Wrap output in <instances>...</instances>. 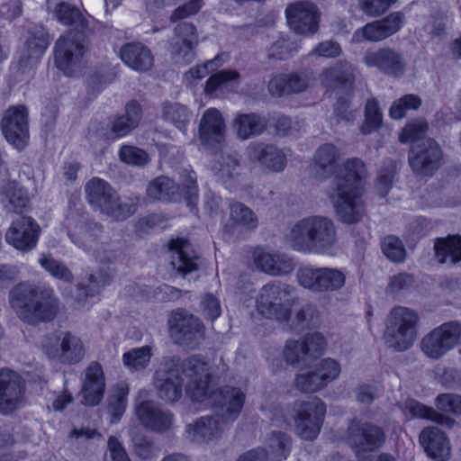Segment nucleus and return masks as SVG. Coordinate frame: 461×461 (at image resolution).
Returning <instances> with one entry per match:
<instances>
[{
  "label": "nucleus",
  "mask_w": 461,
  "mask_h": 461,
  "mask_svg": "<svg viewBox=\"0 0 461 461\" xmlns=\"http://www.w3.org/2000/svg\"><path fill=\"white\" fill-rule=\"evenodd\" d=\"M433 249L438 264L455 266L461 262V236L458 234L436 238Z\"/></svg>",
  "instance_id": "4c0bfd02"
},
{
  "label": "nucleus",
  "mask_w": 461,
  "mask_h": 461,
  "mask_svg": "<svg viewBox=\"0 0 461 461\" xmlns=\"http://www.w3.org/2000/svg\"><path fill=\"white\" fill-rule=\"evenodd\" d=\"M284 357L288 364L297 366H306L309 361L300 340H288L284 349Z\"/></svg>",
  "instance_id": "338daca9"
},
{
  "label": "nucleus",
  "mask_w": 461,
  "mask_h": 461,
  "mask_svg": "<svg viewBox=\"0 0 461 461\" xmlns=\"http://www.w3.org/2000/svg\"><path fill=\"white\" fill-rule=\"evenodd\" d=\"M146 194L152 200L176 203L182 199L183 189L170 177L159 176L148 184Z\"/></svg>",
  "instance_id": "e433bc0d"
},
{
  "label": "nucleus",
  "mask_w": 461,
  "mask_h": 461,
  "mask_svg": "<svg viewBox=\"0 0 461 461\" xmlns=\"http://www.w3.org/2000/svg\"><path fill=\"white\" fill-rule=\"evenodd\" d=\"M292 447L291 438L284 432L273 431L267 439V459L282 461L287 458Z\"/></svg>",
  "instance_id": "a18cd8bd"
},
{
  "label": "nucleus",
  "mask_w": 461,
  "mask_h": 461,
  "mask_svg": "<svg viewBox=\"0 0 461 461\" xmlns=\"http://www.w3.org/2000/svg\"><path fill=\"white\" fill-rule=\"evenodd\" d=\"M119 159L132 167H143L150 162L148 152L133 145H122L118 151Z\"/></svg>",
  "instance_id": "603ef678"
},
{
  "label": "nucleus",
  "mask_w": 461,
  "mask_h": 461,
  "mask_svg": "<svg viewBox=\"0 0 461 461\" xmlns=\"http://www.w3.org/2000/svg\"><path fill=\"white\" fill-rule=\"evenodd\" d=\"M293 323L296 325L297 329H312L320 323V314L317 307L312 303H307L303 304L296 312L293 319Z\"/></svg>",
  "instance_id": "5fc2aeb1"
},
{
  "label": "nucleus",
  "mask_w": 461,
  "mask_h": 461,
  "mask_svg": "<svg viewBox=\"0 0 461 461\" xmlns=\"http://www.w3.org/2000/svg\"><path fill=\"white\" fill-rule=\"evenodd\" d=\"M137 416L147 429L156 433H163L172 428L174 415L163 410L152 402L144 401L136 409Z\"/></svg>",
  "instance_id": "cd10ccee"
},
{
  "label": "nucleus",
  "mask_w": 461,
  "mask_h": 461,
  "mask_svg": "<svg viewBox=\"0 0 461 461\" xmlns=\"http://www.w3.org/2000/svg\"><path fill=\"white\" fill-rule=\"evenodd\" d=\"M404 15L401 12H393L385 18L366 23L355 32L354 37L368 41H380L396 33L402 27Z\"/></svg>",
  "instance_id": "393cba45"
},
{
  "label": "nucleus",
  "mask_w": 461,
  "mask_h": 461,
  "mask_svg": "<svg viewBox=\"0 0 461 461\" xmlns=\"http://www.w3.org/2000/svg\"><path fill=\"white\" fill-rule=\"evenodd\" d=\"M383 122L382 112L375 99L367 100L365 106V121L360 126L361 133L366 135L377 131Z\"/></svg>",
  "instance_id": "864d4df0"
},
{
  "label": "nucleus",
  "mask_w": 461,
  "mask_h": 461,
  "mask_svg": "<svg viewBox=\"0 0 461 461\" xmlns=\"http://www.w3.org/2000/svg\"><path fill=\"white\" fill-rule=\"evenodd\" d=\"M240 78V74L236 70L223 69L212 75L206 81L204 91L207 94H213L218 89L221 88L226 83L237 81Z\"/></svg>",
  "instance_id": "69168bd1"
},
{
  "label": "nucleus",
  "mask_w": 461,
  "mask_h": 461,
  "mask_svg": "<svg viewBox=\"0 0 461 461\" xmlns=\"http://www.w3.org/2000/svg\"><path fill=\"white\" fill-rule=\"evenodd\" d=\"M310 84L309 77L304 73L279 74L268 83V90L272 95L283 96L302 93Z\"/></svg>",
  "instance_id": "f704fd0d"
},
{
  "label": "nucleus",
  "mask_w": 461,
  "mask_h": 461,
  "mask_svg": "<svg viewBox=\"0 0 461 461\" xmlns=\"http://www.w3.org/2000/svg\"><path fill=\"white\" fill-rule=\"evenodd\" d=\"M346 439L357 454L380 449L385 443L384 429L370 421L353 419L348 426Z\"/></svg>",
  "instance_id": "9b49d317"
},
{
  "label": "nucleus",
  "mask_w": 461,
  "mask_h": 461,
  "mask_svg": "<svg viewBox=\"0 0 461 461\" xmlns=\"http://www.w3.org/2000/svg\"><path fill=\"white\" fill-rule=\"evenodd\" d=\"M460 342L461 323L449 321L424 336L420 342V348L427 357L438 359Z\"/></svg>",
  "instance_id": "2eb2a0df"
},
{
  "label": "nucleus",
  "mask_w": 461,
  "mask_h": 461,
  "mask_svg": "<svg viewBox=\"0 0 461 461\" xmlns=\"http://www.w3.org/2000/svg\"><path fill=\"white\" fill-rule=\"evenodd\" d=\"M384 255L392 262L402 263L406 259V249L402 241L394 235L386 236L381 244Z\"/></svg>",
  "instance_id": "bf43d9fd"
},
{
  "label": "nucleus",
  "mask_w": 461,
  "mask_h": 461,
  "mask_svg": "<svg viewBox=\"0 0 461 461\" xmlns=\"http://www.w3.org/2000/svg\"><path fill=\"white\" fill-rule=\"evenodd\" d=\"M199 140L212 153L221 149L225 140V123L221 113L215 108L207 109L199 123Z\"/></svg>",
  "instance_id": "412c9836"
},
{
  "label": "nucleus",
  "mask_w": 461,
  "mask_h": 461,
  "mask_svg": "<svg viewBox=\"0 0 461 461\" xmlns=\"http://www.w3.org/2000/svg\"><path fill=\"white\" fill-rule=\"evenodd\" d=\"M267 120L258 113L238 114L233 126L240 140H247L261 134L267 128Z\"/></svg>",
  "instance_id": "37998d69"
},
{
  "label": "nucleus",
  "mask_w": 461,
  "mask_h": 461,
  "mask_svg": "<svg viewBox=\"0 0 461 461\" xmlns=\"http://www.w3.org/2000/svg\"><path fill=\"white\" fill-rule=\"evenodd\" d=\"M230 220L247 230L258 227V220L254 212L246 204L233 201L229 204Z\"/></svg>",
  "instance_id": "49530a36"
},
{
  "label": "nucleus",
  "mask_w": 461,
  "mask_h": 461,
  "mask_svg": "<svg viewBox=\"0 0 461 461\" xmlns=\"http://www.w3.org/2000/svg\"><path fill=\"white\" fill-rule=\"evenodd\" d=\"M366 176L365 163L357 158L348 159L334 177L329 191L339 220L347 224L358 222L366 214L362 200V179Z\"/></svg>",
  "instance_id": "f03ea898"
},
{
  "label": "nucleus",
  "mask_w": 461,
  "mask_h": 461,
  "mask_svg": "<svg viewBox=\"0 0 461 461\" xmlns=\"http://www.w3.org/2000/svg\"><path fill=\"white\" fill-rule=\"evenodd\" d=\"M287 23L299 34H313L318 31L320 14L317 6L309 1H298L285 9Z\"/></svg>",
  "instance_id": "4be33fe9"
},
{
  "label": "nucleus",
  "mask_w": 461,
  "mask_h": 461,
  "mask_svg": "<svg viewBox=\"0 0 461 461\" xmlns=\"http://www.w3.org/2000/svg\"><path fill=\"white\" fill-rule=\"evenodd\" d=\"M249 161L258 164L263 171L280 173L287 165V157L283 149L274 144L256 142L248 147Z\"/></svg>",
  "instance_id": "5701e85b"
},
{
  "label": "nucleus",
  "mask_w": 461,
  "mask_h": 461,
  "mask_svg": "<svg viewBox=\"0 0 461 461\" xmlns=\"http://www.w3.org/2000/svg\"><path fill=\"white\" fill-rule=\"evenodd\" d=\"M1 128L6 140L17 149H23L29 139L28 109L24 105L9 107Z\"/></svg>",
  "instance_id": "dca6fc26"
},
{
  "label": "nucleus",
  "mask_w": 461,
  "mask_h": 461,
  "mask_svg": "<svg viewBox=\"0 0 461 461\" xmlns=\"http://www.w3.org/2000/svg\"><path fill=\"white\" fill-rule=\"evenodd\" d=\"M2 203L7 212L21 213L30 205L28 191L16 182H9L1 189Z\"/></svg>",
  "instance_id": "ea45409f"
},
{
  "label": "nucleus",
  "mask_w": 461,
  "mask_h": 461,
  "mask_svg": "<svg viewBox=\"0 0 461 461\" xmlns=\"http://www.w3.org/2000/svg\"><path fill=\"white\" fill-rule=\"evenodd\" d=\"M41 228L36 221L30 216H19L13 221L5 232V240L14 249L28 252L37 246Z\"/></svg>",
  "instance_id": "6ab92c4d"
},
{
  "label": "nucleus",
  "mask_w": 461,
  "mask_h": 461,
  "mask_svg": "<svg viewBox=\"0 0 461 461\" xmlns=\"http://www.w3.org/2000/svg\"><path fill=\"white\" fill-rule=\"evenodd\" d=\"M244 402V393L240 388L229 385L217 388L209 394V406L221 412L226 420H236Z\"/></svg>",
  "instance_id": "b1692460"
},
{
  "label": "nucleus",
  "mask_w": 461,
  "mask_h": 461,
  "mask_svg": "<svg viewBox=\"0 0 461 461\" xmlns=\"http://www.w3.org/2000/svg\"><path fill=\"white\" fill-rule=\"evenodd\" d=\"M364 63L367 67H375L382 73L398 77L405 71V60L401 52L391 48L367 51L364 56Z\"/></svg>",
  "instance_id": "bb28decb"
},
{
  "label": "nucleus",
  "mask_w": 461,
  "mask_h": 461,
  "mask_svg": "<svg viewBox=\"0 0 461 461\" xmlns=\"http://www.w3.org/2000/svg\"><path fill=\"white\" fill-rule=\"evenodd\" d=\"M222 429L218 416H203L185 429V438L195 443H208L221 437Z\"/></svg>",
  "instance_id": "2f4dec72"
},
{
  "label": "nucleus",
  "mask_w": 461,
  "mask_h": 461,
  "mask_svg": "<svg viewBox=\"0 0 461 461\" xmlns=\"http://www.w3.org/2000/svg\"><path fill=\"white\" fill-rule=\"evenodd\" d=\"M167 325L171 339L181 347L194 349L203 339V324L185 310L173 311L167 320Z\"/></svg>",
  "instance_id": "1a4fd4ad"
},
{
  "label": "nucleus",
  "mask_w": 461,
  "mask_h": 461,
  "mask_svg": "<svg viewBox=\"0 0 461 461\" xmlns=\"http://www.w3.org/2000/svg\"><path fill=\"white\" fill-rule=\"evenodd\" d=\"M320 78L328 91L343 90L348 94L355 84L356 69L347 60H338L334 65L324 68Z\"/></svg>",
  "instance_id": "a878e982"
},
{
  "label": "nucleus",
  "mask_w": 461,
  "mask_h": 461,
  "mask_svg": "<svg viewBox=\"0 0 461 461\" xmlns=\"http://www.w3.org/2000/svg\"><path fill=\"white\" fill-rule=\"evenodd\" d=\"M402 410L404 415L410 419L423 418L447 428H452L455 424V420L452 418L440 413L433 408L428 407L414 399H407L403 402Z\"/></svg>",
  "instance_id": "a19ab883"
},
{
  "label": "nucleus",
  "mask_w": 461,
  "mask_h": 461,
  "mask_svg": "<svg viewBox=\"0 0 461 461\" xmlns=\"http://www.w3.org/2000/svg\"><path fill=\"white\" fill-rule=\"evenodd\" d=\"M169 251L170 265L176 273L185 276L198 269L199 257L187 240H172L169 242Z\"/></svg>",
  "instance_id": "c85d7f7f"
},
{
  "label": "nucleus",
  "mask_w": 461,
  "mask_h": 461,
  "mask_svg": "<svg viewBox=\"0 0 461 461\" xmlns=\"http://www.w3.org/2000/svg\"><path fill=\"white\" fill-rule=\"evenodd\" d=\"M129 389L120 386L108 397L107 410L112 415V422H117L125 411Z\"/></svg>",
  "instance_id": "13d9d810"
},
{
  "label": "nucleus",
  "mask_w": 461,
  "mask_h": 461,
  "mask_svg": "<svg viewBox=\"0 0 461 461\" xmlns=\"http://www.w3.org/2000/svg\"><path fill=\"white\" fill-rule=\"evenodd\" d=\"M339 157V149L335 145L325 143L320 146L314 155L317 173L323 177L332 175L336 171Z\"/></svg>",
  "instance_id": "c03bdc74"
},
{
  "label": "nucleus",
  "mask_w": 461,
  "mask_h": 461,
  "mask_svg": "<svg viewBox=\"0 0 461 461\" xmlns=\"http://www.w3.org/2000/svg\"><path fill=\"white\" fill-rule=\"evenodd\" d=\"M254 262L258 269L270 276H285L293 272V259L282 253H268L263 250L254 252Z\"/></svg>",
  "instance_id": "72a5a7b5"
},
{
  "label": "nucleus",
  "mask_w": 461,
  "mask_h": 461,
  "mask_svg": "<svg viewBox=\"0 0 461 461\" xmlns=\"http://www.w3.org/2000/svg\"><path fill=\"white\" fill-rule=\"evenodd\" d=\"M9 303L17 316L31 325L53 321L60 302L51 287L22 282L9 293Z\"/></svg>",
  "instance_id": "7ed1b4c3"
},
{
  "label": "nucleus",
  "mask_w": 461,
  "mask_h": 461,
  "mask_svg": "<svg viewBox=\"0 0 461 461\" xmlns=\"http://www.w3.org/2000/svg\"><path fill=\"white\" fill-rule=\"evenodd\" d=\"M294 409L295 428L298 435L306 440H313L320 433L326 413V405L317 398L297 401Z\"/></svg>",
  "instance_id": "f8f14e48"
},
{
  "label": "nucleus",
  "mask_w": 461,
  "mask_h": 461,
  "mask_svg": "<svg viewBox=\"0 0 461 461\" xmlns=\"http://www.w3.org/2000/svg\"><path fill=\"white\" fill-rule=\"evenodd\" d=\"M339 373V364L334 359L325 358L314 370L298 375L294 381L295 387L303 393H316L335 380Z\"/></svg>",
  "instance_id": "a211bd4d"
},
{
  "label": "nucleus",
  "mask_w": 461,
  "mask_h": 461,
  "mask_svg": "<svg viewBox=\"0 0 461 461\" xmlns=\"http://www.w3.org/2000/svg\"><path fill=\"white\" fill-rule=\"evenodd\" d=\"M26 384L16 372L8 368L0 369V412L12 413L24 399Z\"/></svg>",
  "instance_id": "f3484780"
},
{
  "label": "nucleus",
  "mask_w": 461,
  "mask_h": 461,
  "mask_svg": "<svg viewBox=\"0 0 461 461\" xmlns=\"http://www.w3.org/2000/svg\"><path fill=\"white\" fill-rule=\"evenodd\" d=\"M50 45V34L41 26H35L29 31L25 47L30 58L42 55Z\"/></svg>",
  "instance_id": "de8ad7c7"
},
{
  "label": "nucleus",
  "mask_w": 461,
  "mask_h": 461,
  "mask_svg": "<svg viewBox=\"0 0 461 461\" xmlns=\"http://www.w3.org/2000/svg\"><path fill=\"white\" fill-rule=\"evenodd\" d=\"M54 17L59 23L70 29L60 35L54 46L57 68L68 74L71 68L79 63L88 50L89 36L92 30L89 21L74 5L60 2L54 8Z\"/></svg>",
  "instance_id": "f257e3e1"
},
{
  "label": "nucleus",
  "mask_w": 461,
  "mask_h": 461,
  "mask_svg": "<svg viewBox=\"0 0 461 461\" xmlns=\"http://www.w3.org/2000/svg\"><path fill=\"white\" fill-rule=\"evenodd\" d=\"M287 240L293 249L307 254H326L337 243V230L331 219L321 215L304 217L292 227Z\"/></svg>",
  "instance_id": "20e7f679"
},
{
  "label": "nucleus",
  "mask_w": 461,
  "mask_h": 461,
  "mask_svg": "<svg viewBox=\"0 0 461 461\" xmlns=\"http://www.w3.org/2000/svg\"><path fill=\"white\" fill-rule=\"evenodd\" d=\"M162 117L172 122L177 129L185 131L190 121V112L186 106L178 103H165L162 107Z\"/></svg>",
  "instance_id": "8fccbe9b"
},
{
  "label": "nucleus",
  "mask_w": 461,
  "mask_h": 461,
  "mask_svg": "<svg viewBox=\"0 0 461 461\" xmlns=\"http://www.w3.org/2000/svg\"><path fill=\"white\" fill-rule=\"evenodd\" d=\"M183 361L169 357L165 359L153 376L158 396L166 402L174 403L183 396Z\"/></svg>",
  "instance_id": "6e6552de"
},
{
  "label": "nucleus",
  "mask_w": 461,
  "mask_h": 461,
  "mask_svg": "<svg viewBox=\"0 0 461 461\" xmlns=\"http://www.w3.org/2000/svg\"><path fill=\"white\" fill-rule=\"evenodd\" d=\"M296 278L300 285L317 293L338 291L346 282L345 274L339 269L312 266L299 268Z\"/></svg>",
  "instance_id": "4468645a"
},
{
  "label": "nucleus",
  "mask_w": 461,
  "mask_h": 461,
  "mask_svg": "<svg viewBox=\"0 0 461 461\" xmlns=\"http://www.w3.org/2000/svg\"><path fill=\"white\" fill-rule=\"evenodd\" d=\"M142 110L135 100L125 106V113L115 116L110 121V131L104 134L106 140L114 141L131 132L140 123Z\"/></svg>",
  "instance_id": "7c9ffc66"
},
{
  "label": "nucleus",
  "mask_w": 461,
  "mask_h": 461,
  "mask_svg": "<svg viewBox=\"0 0 461 461\" xmlns=\"http://www.w3.org/2000/svg\"><path fill=\"white\" fill-rule=\"evenodd\" d=\"M183 374L187 379L186 395L193 402H204L209 406V394L215 389L211 386L208 365L195 357L186 358L183 361Z\"/></svg>",
  "instance_id": "ddd939ff"
},
{
  "label": "nucleus",
  "mask_w": 461,
  "mask_h": 461,
  "mask_svg": "<svg viewBox=\"0 0 461 461\" xmlns=\"http://www.w3.org/2000/svg\"><path fill=\"white\" fill-rule=\"evenodd\" d=\"M121 59L131 68L143 72L151 68L154 58L151 50L140 42H129L120 49Z\"/></svg>",
  "instance_id": "c9c22d12"
},
{
  "label": "nucleus",
  "mask_w": 461,
  "mask_h": 461,
  "mask_svg": "<svg viewBox=\"0 0 461 461\" xmlns=\"http://www.w3.org/2000/svg\"><path fill=\"white\" fill-rule=\"evenodd\" d=\"M152 357L150 346L134 348L123 353V365L131 371H140L145 369Z\"/></svg>",
  "instance_id": "09e8293b"
},
{
  "label": "nucleus",
  "mask_w": 461,
  "mask_h": 461,
  "mask_svg": "<svg viewBox=\"0 0 461 461\" xmlns=\"http://www.w3.org/2000/svg\"><path fill=\"white\" fill-rule=\"evenodd\" d=\"M58 360L62 364L75 365L85 357V347L80 338L69 331L62 332Z\"/></svg>",
  "instance_id": "79ce46f5"
},
{
  "label": "nucleus",
  "mask_w": 461,
  "mask_h": 461,
  "mask_svg": "<svg viewBox=\"0 0 461 461\" xmlns=\"http://www.w3.org/2000/svg\"><path fill=\"white\" fill-rule=\"evenodd\" d=\"M415 276L413 274L407 272H401L390 276L386 287V291L391 294H399L402 292H407L411 289L415 284Z\"/></svg>",
  "instance_id": "0e129e2a"
},
{
  "label": "nucleus",
  "mask_w": 461,
  "mask_h": 461,
  "mask_svg": "<svg viewBox=\"0 0 461 461\" xmlns=\"http://www.w3.org/2000/svg\"><path fill=\"white\" fill-rule=\"evenodd\" d=\"M429 130V124L425 120L418 119L408 122L402 130L399 135V140L402 143L420 142Z\"/></svg>",
  "instance_id": "6e6d98bb"
},
{
  "label": "nucleus",
  "mask_w": 461,
  "mask_h": 461,
  "mask_svg": "<svg viewBox=\"0 0 461 461\" xmlns=\"http://www.w3.org/2000/svg\"><path fill=\"white\" fill-rule=\"evenodd\" d=\"M105 378L103 367L98 362H91L85 371L81 393L84 403L89 406L98 405L104 393Z\"/></svg>",
  "instance_id": "c756f323"
},
{
  "label": "nucleus",
  "mask_w": 461,
  "mask_h": 461,
  "mask_svg": "<svg viewBox=\"0 0 461 461\" xmlns=\"http://www.w3.org/2000/svg\"><path fill=\"white\" fill-rule=\"evenodd\" d=\"M435 404L443 412L461 415V396L458 394H438L435 400Z\"/></svg>",
  "instance_id": "774afa93"
},
{
  "label": "nucleus",
  "mask_w": 461,
  "mask_h": 461,
  "mask_svg": "<svg viewBox=\"0 0 461 461\" xmlns=\"http://www.w3.org/2000/svg\"><path fill=\"white\" fill-rule=\"evenodd\" d=\"M418 313L407 307L397 306L391 310L384 334L388 348L397 352L411 348L418 335Z\"/></svg>",
  "instance_id": "423d86ee"
},
{
  "label": "nucleus",
  "mask_w": 461,
  "mask_h": 461,
  "mask_svg": "<svg viewBox=\"0 0 461 461\" xmlns=\"http://www.w3.org/2000/svg\"><path fill=\"white\" fill-rule=\"evenodd\" d=\"M396 174V162L385 159L380 167L375 181V188L381 197H385L391 190Z\"/></svg>",
  "instance_id": "3c124183"
},
{
  "label": "nucleus",
  "mask_w": 461,
  "mask_h": 461,
  "mask_svg": "<svg viewBox=\"0 0 461 461\" xmlns=\"http://www.w3.org/2000/svg\"><path fill=\"white\" fill-rule=\"evenodd\" d=\"M39 262L53 277L62 280L65 283H73L74 276L72 272L62 262L45 255L39 259Z\"/></svg>",
  "instance_id": "052dcab7"
},
{
  "label": "nucleus",
  "mask_w": 461,
  "mask_h": 461,
  "mask_svg": "<svg viewBox=\"0 0 461 461\" xmlns=\"http://www.w3.org/2000/svg\"><path fill=\"white\" fill-rule=\"evenodd\" d=\"M85 192L86 200L94 210H98L116 221L129 218L137 210L138 201L122 202L112 185L99 177L90 179L85 185Z\"/></svg>",
  "instance_id": "39448f33"
},
{
  "label": "nucleus",
  "mask_w": 461,
  "mask_h": 461,
  "mask_svg": "<svg viewBox=\"0 0 461 461\" xmlns=\"http://www.w3.org/2000/svg\"><path fill=\"white\" fill-rule=\"evenodd\" d=\"M421 98L413 94L404 95L395 100L390 107L389 114L394 120H400L411 110H418L421 105Z\"/></svg>",
  "instance_id": "4d7b16f0"
},
{
  "label": "nucleus",
  "mask_w": 461,
  "mask_h": 461,
  "mask_svg": "<svg viewBox=\"0 0 461 461\" xmlns=\"http://www.w3.org/2000/svg\"><path fill=\"white\" fill-rule=\"evenodd\" d=\"M294 290V286L280 281L267 283L259 291L258 310L267 317L280 321H289L291 308L299 301L298 297L293 296Z\"/></svg>",
  "instance_id": "0eeeda50"
},
{
  "label": "nucleus",
  "mask_w": 461,
  "mask_h": 461,
  "mask_svg": "<svg viewBox=\"0 0 461 461\" xmlns=\"http://www.w3.org/2000/svg\"><path fill=\"white\" fill-rule=\"evenodd\" d=\"M199 42L196 26L181 22L174 28V37L169 42V52L176 62L190 63L194 59V50Z\"/></svg>",
  "instance_id": "aec40b11"
},
{
  "label": "nucleus",
  "mask_w": 461,
  "mask_h": 461,
  "mask_svg": "<svg viewBox=\"0 0 461 461\" xmlns=\"http://www.w3.org/2000/svg\"><path fill=\"white\" fill-rule=\"evenodd\" d=\"M408 162L416 176L431 177L443 165V150L435 140L428 138L411 146Z\"/></svg>",
  "instance_id": "9d476101"
},
{
  "label": "nucleus",
  "mask_w": 461,
  "mask_h": 461,
  "mask_svg": "<svg viewBox=\"0 0 461 461\" xmlns=\"http://www.w3.org/2000/svg\"><path fill=\"white\" fill-rule=\"evenodd\" d=\"M104 227L102 224L87 221L80 228L78 232L69 234L72 241L86 251H98L103 244L102 234Z\"/></svg>",
  "instance_id": "58836bf2"
},
{
  "label": "nucleus",
  "mask_w": 461,
  "mask_h": 461,
  "mask_svg": "<svg viewBox=\"0 0 461 461\" xmlns=\"http://www.w3.org/2000/svg\"><path fill=\"white\" fill-rule=\"evenodd\" d=\"M420 442L427 455L435 461H446L450 456V444L446 434L437 427H428L420 434Z\"/></svg>",
  "instance_id": "473e14b6"
},
{
  "label": "nucleus",
  "mask_w": 461,
  "mask_h": 461,
  "mask_svg": "<svg viewBox=\"0 0 461 461\" xmlns=\"http://www.w3.org/2000/svg\"><path fill=\"white\" fill-rule=\"evenodd\" d=\"M134 454L141 459H150L156 455V447L151 438L135 433L131 438Z\"/></svg>",
  "instance_id": "e2e57ef3"
},
{
  "label": "nucleus",
  "mask_w": 461,
  "mask_h": 461,
  "mask_svg": "<svg viewBox=\"0 0 461 461\" xmlns=\"http://www.w3.org/2000/svg\"><path fill=\"white\" fill-rule=\"evenodd\" d=\"M300 342L309 361L321 356L326 347L325 338L319 332L306 335Z\"/></svg>",
  "instance_id": "680f3d73"
}]
</instances>
